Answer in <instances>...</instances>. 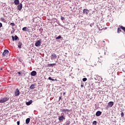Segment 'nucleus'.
<instances>
[{
	"label": "nucleus",
	"instance_id": "f257e3e1",
	"mask_svg": "<svg viewBox=\"0 0 125 125\" xmlns=\"http://www.w3.org/2000/svg\"><path fill=\"white\" fill-rule=\"evenodd\" d=\"M8 100H9V98L4 97L1 98L0 100V103H5V102H6V101H8Z\"/></svg>",
	"mask_w": 125,
	"mask_h": 125
},
{
	"label": "nucleus",
	"instance_id": "f03ea898",
	"mask_svg": "<svg viewBox=\"0 0 125 125\" xmlns=\"http://www.w3.org/2000/svg\"><path fill=\"white\" fill-rule=\"evenodd\" d=\"M8 53H9V51H8V50H4L2 54V56L3 57H7V56H8Z\"/></svg>",
	"mask_w": 125,
	"mask_h": 125
},
{
	"label": "nucleus",
	"instance_id": "7ed1b4c3",
	"mask_svg": "<svg viewBox=\"0 0 125 125\" xmlns=\"http://www.w3.org/2000/svg\"><path fill=\"white\" fill-rule=\"evenodd\" d=\"M50 58L52 60H55V59H56V58H57V55H56L54 53H53L50 56Z\"/></svg>",
	"mask_w": 125,
	"mask_h": 125
},
{
	"label": "nucleus",
	"instance_id": "20e7f679",
	"mask_svg": "<svg viewBox=\"0 0 125 125\" xmlns=\"http://www.w3.org/2000/svg\"><path fill=\"white\" fill-rule=\"evenodd\" d=\"M22 8H23V5L22 4V3H21L19 5L17 6V9L18 10L21 11V10H22Z\"/></svg>",
	"mask_w": 125,
	"mask_h": 125
},
{
	"label": "nucleus",
	"instance_id": "39448f33",
	"mask_svg": "<svg viewBox=\"0 0 125 125\" xmlns=\"http://www.w3.org/2000/svg\"><path fill=\"white\" fill-rule=\"evenodd\" d=\"M65 117L63 115L59 116L58 117V120L60 122H63V120H65Z\"/></svg>",
	"mask_w": 125,
	"mask_h": 125
},
{
	"label": "nucleus",
	"instance_id": "423d86ee",
	"mask_svg": "<svg viewBox=\"0 0 125 125\" xmlns=\"http://www.w3.org/2000/svg\"><path fill=\"white\" fill-rule=\"evenodd\" d=\"M41 42H42V40H40L36 42L35 43V46L37 47L41 46Z\"/></svg>",
	"mask_w": 125,
	"mask_h": 125
},
{
	"label": "nucleus",
	"instance_id": "0eeeda50",
	"mask_svg": "<svg viewBox=\"0 0 125 125\" xmlns=\"http://www.w3.org/2000/svg\"><path fill=\"white\" fill-rule=\"evenodd\" d=\"M20 94V91H19V89H16L15 92V96H19Z\"/></svg>",
	"mask_w": 125,
	"mask_h": 125
},
{
	"label": "nucleus",
	"instance_id": "6e6552de",
	"mask_svg": "<svg viewBox=\"0 0 125 125\" xmlns=\"http://www.w3.org/2000/svg\"><path fill=\"white\" fill-rule=\"evenodd\" d=\"M12 39L13 42H14V41H17V40H19V38H18V36H17V35L15 36V38L14 36H12Z\"/></svg>",
	"mask_w": 125,
	"mask_h": 125
},
{
	"label": "nucleus",
	"instance_id": "1a4fd4ad",
	"mask_svg": "<svg viewBox=\"0 0 125 125\" xmlns=\"http://www.w3.org/2000/svg\"><path fill=\"white\" fill-rule=\"evenodd\" d=\"M113 105H114V102H109L108 103V105L109 107V108H111V107H113Z\"/></svg>",
	"mask_w": 125,
	"mask_h": 125
},
{
	"label": "nucleus",
	"instance_id": "9d476101",
	"mask_svg": "<svg viewBox=\"0 0 125 125\" xmlns=\"http://www.w3.org/2000/svg\"><path fill=\"white\" fill-rule=\"evenodd\" d=\"M31 76H32L33 77H35V76H36L37 75V71H33L31 72L30 74Z\"/></svg>",
	"mask_w": 125,
	"mask_h": 125
},
{
	"label": "nucleus",
	"instance_id": "9b49d317",
	"mask_svg": "<svg viewBox=\"0 0 125 125\" xmlns=\"http://www.w3.org/2000/svg\"><path fill=\"white\" fill-rule=\"evenodd\" d=\"M61 112H62L64 113H66V112H70V110L69 109H61Z\"/></svg>",
	"mask_w": 125,
	"mask_h": 125
},
{
	"label": "nucleus",
	"instance_id": "f8f14e48",
	"mask_svg": "<svg viewBox=\"0 0 125 125\" xmlns=\"http://www.w3.org/2000/svg\"><path fill=\"white\" fill-rule=\"evenodd\" d=\"M101 114H102V112L98 111L96 113V116L97 117H99V116H101Z\"/></svg>",
	"mask_w": 125,
	"mask_h": 125
},
{
	"label": "nucleus",
	"instance_id": "ddd939ff",
	"mask_svg": "<svg viewBox=\"0 0 125 125\" xmlns=\"http://www.w3.org/2000/svg\"><path fill=\"white\" fill-rule=\"evenodd\" d=\"M0 21H2V22H3V23H7V20L2 18H0Z\"/></svg>",
	"mask_w": 125,
	"mask_h": 125
},
{
	"label": "nucleus",
	"instance_id": "4468645a",
	"mask_svg": "<svg viewBox=\"0 0 125 125\" xmlns=\"http://www.w3.org/2000/svg\"><path fill=\"white\" fill-rule=\"evenodd\" d=\"M31 89H34L36 88V84H32L30 87Z\"/></svg>",
	"mask_w": 125,
	"mask_h": 125
},
{
	"label": "nucleus",
	"instance_id": "2eb2a0df",
	"mask_svg": "<svg viewBox=\"0 0 125 125\" xmlns=\"http://www.w3.org/2000/svg\"><path fill=\"white\" fill-rule=\"evenodd\" d=\"M22 42L19 41L18 42V46L19 48H21V46H22Z\"/></svg>",
	"mask_w": 125,
	"mask_h": 125
},
{
	"label": "nucleus",
	"instance_id": "dca6fc26",
	"mask_svg": "<svg viewBox=\"0 0 125 125\" xmlns=\"http://www.w3.org/2000/svg\"><path fill=\"white\" fill-rule=\"evenodd\" d=\"M32 103H33V101L30 100L29 102L26 103V105H27V106H29V105H31Z\"/></svg>",
	"mask_w": 125,
	"mask_h": 125
},
{
	"label": "nucleus",
	"instance_id": "f3484780",
	"mask_svg": "<svg viewBox=\"0 0 125 125\" xmlns=\"http://www.w3.org/2000/svg\"><path fill=\"white\" fill-rule=\"evenodd\" d=\"M14 3L16 5H18L19 4V0H15Z\"/></svg>",
	"mask_w": 125,
	"mask_h": 125
},
{
	"label": "nucleus",
	"instance_id": "a211bd4d",
	"mask_svg": "<svg viewBox=\"0 0 125 125\" xmlns=\"http://www.w3.org/2000/svg\"><path fill=\"white\" fill-rule=\"evenodd\" d=\"M88 10L87 9H84L83 10V13L84 14V13H86V14H87V13H88Z\"/></svg>",
	"mask_w": 125,
	"mask_h": 125
},
{
	"label": "nucleus",
	"instance_id": "6ab92c4d",
	"mask_svg": "<svg viewBox=\"0 0 125 125\" xmlns=\"http://www.w3.org/2000/svg\"><path fill=\"white\" fill-rule=\"evenodd\" d=\"M30 121H31V119L30 118H27L26 119V125H29V123H30Z\"/></svg>",
	"mask_w": 125,
	"mask_h": 125
},
{
	"label": "nucleus",
	"instance_id": "aec40b11",
	"mask_svg": "<svg viewBox=\"0 0 125 125\" xmlns=\"http://www.w3.org/2000/svg\"><path fill=\"white\" fill-rule=\"evenodd\" d=\"M56 63H50L48 64V67H53V66H55Z\"/></svg>",
	"mask_w": 125,
	"mask_h": 125
},
{
	"label": "nucleus",
	"instance_id": "412c9836",
	"mask_svg": "<svg viewBox=\"0 0 125 125\" xmlns=\"http://www.w3.org/2000/svg\"><path fill=\"white\" fill-rule=\"evenodd\" d=\"M122 28H121V26L120 27H119L118 29H117V33L118 34H120V33H121V32H122Z\"/></svg>",
	"mask_w": 125,
	"mask_h": 125
},
{
	"label": "nucleus",
	"instance_id": "4be33fe9",
	"mask_svg": "<svg viewBox=\"0 0 125 125\" xmlns=\"http://www.w3.org/2000/svg\"><path fill=\"white\" fill-rule=\"evenodd\" d=\"M10 25H11L12 26V29H13V30H14V27H14V26H15V23H13V22H11V23L10 24Z\"/></svg>",
	"mask_w": 125,
	"mask_h": 125
},
{
	"label": "nucleus",
	"instance_id": "5701e85b",
	"mask_svg": "<svg viewBox=\"0 0 125 125\" xmlns=\"http://www.w3.org/2000/svg\"><path fill=\"white\" fill-rule=\"evenodd\" d=\"M48 80H49L50 81H52V82H54V81H57L56 79L54 80V79H53L52 78H51V77H49L48 78Z\"/></svg>",
	"mask_w": 125,
	"mask_h": 125
},
{
	"label": "nucleus",
	"instance_id": "b1692460",
	"mask_svg": "<svg viewBox=\"0 0 125 125\" xmlns=\"http://www.w3.org/2000/svg\"><path fill=\"white\" fill-rule=\"evenodd\" d=\"M70 124H71V122L70 121H67L66 122V125H70Z\"/></svg>",
	"mask_w": 125,
	"mask_h": 125
},
{
	"label": "nucleus",
	"instance_id": "393cba45",
	"mask_svg": "<svg viewBox=\"0 0 125 125\" xmlns=\"http://www.w3.org/2000/svg\"><path fill=\"white\" fill-rule=\"evenodd\" d=\"M62 37L61 36H59L58 37L56 38V40H60V39H62Z\"/></svg>",
	"mask_w": 125,
	"mask_h": 125
},
{
	"label": "nucleus",
	"instance_id": "a878e982",
	"mask_svg": "<svg viewBox=\"0 0 125 125\" xmlns=\"http://www.w3.org/2000/svg\"><path fill=\"white\" fill-rule=\"evenodd\" d=\"M86 81H87V79L86 78H84L83 79V82H86Z\"/></svg>",
	"mask_w": 125,
	"mask_h": 125
},
{
	"label": "nucleus",
	"instance_id": "bb28decb",
	"mask_svg": "<svg viewBox=\"0 0 125 125\" xmlns=\"http://www.w3.org/2000/svg\"><path fill=\"white\" fill-rule=\"evenodd\" d=\"M97 124V122L96 121H93V125H96Z\"/></svg>",
	"mask_w": 125,
	"mask_h": 125
},
{
	"label": "nucleus",
	"instance_id": "cd10ccee",
	"mask_svg": "<svg viewBox=\"0 0 125 125\" xmlns=\"http://www.w3.org/2000/svg\"><path fill=\"white\" fill-rule=\"evenodd\" d=\"M22 31H27V27H24L22 28Z\"/></svg>",
	"mask_w": 125,
	"mask_h": 125
},
{
	"label": "nucleus",
	"instance_id": "c85d7f7f",
	"mask_svg": "<svg viewBox=\"0 0 125 125\" xmlns=\"http://www.w3.org/2000/svg\"><path fill=\"white\" fill-rule=\"evenodd\" d=\"M109 108H110V107H109V105H108L106 107H105L106 110H108L109 109Z\"/></svg>",
	"mask_w": 125,
	"mask_h": 125
},
{
	"label": "nucleus",
	"instance_id": "c756f323",
	"mask_svg": "<svg viewBox=\"0 0 125 125\" xmlns=\"http://www.w3.org/2000/svg\"><path fill=\"white\" fill-rule=\"evenodd\" d=\"M124 112H121V117H124Z\"/></svg>",
	"mask_w": 125,
	"mask_h": 125
},
{
	"label": "nucleus",
	"instance_id": "7c9ffc66",
	"mask_svg": "<svg viewBox=\"0 0 125 125\" xmlns=\"http://www.w3.org/2000/svg\"><path fill=\"white\" fill-rule=\"evenodd\" d=\"M61 20H62L63 21V20H64V19H65V18L63 17H61Z\"/></svg>",
	"mask_w": 125,
	"mask_h": 125
},
{
	"label": "nucleus",
	"instance_id": "2f4dec72",
	"mask_svg": "<svg viewBox=\"0 0 125 125\" xmlns=\"http://www.w3.org/2000/svg\"><path fill=\"white\" fill-rule=\"evenodd\" d=\"M17 124L18 125H20V121H18L17 122Z\"/></svg>",
	"mask_w": 125,
	"mask_h": 125
},
{
	"label": "nucleus",
	"instance_id": "473e14b6",
	"mask_svg": "<svg viewBox=\"0 0 125 125\" xmlns=\"http://www.w3.org/2000/svg\"><path fill=\"white\" fill-rule=\"evenodd\" d=\"M14 30L13 31L11 32V34H14V31H15V29H13Z\"/></svg>",
	"mask_w": 125,
	"mask_h": 125
},
{
	"label": "nucleus",
	"instance_id": "72a5a7b5",
	"mask_svg": "<svg viewBox=\"0 0 125 125\" xmlns=\"http://www.w3.org/2000/svg\"><path fill=\"white\" fill-rule=\"evenodd\" d=\"M1 27H2V23L0 22V28H1Z\"/></svg>",
	"mask_w": 125,
	"mask_h": 125
},
{
	"label": "nucleus",
	"instance_id": "f704fd0d",
	"mask_svg": "<svg viewBox=\"0 0 125 125\" xmlns=\"http://www.w3.org/2000/svg\"><path fill=\"white\" fill-rule=\"evenodd\" d=\"M18 74H19V75H21V72H18Z\"/></svg>",
	"mask_w": 125,
	"mask_h": 125
},
{
	"label": "nucleus",
	"instance_id": "c9c22d12",
	"mask_svg": "<svg viewBox=\"0 0 125 125\" xmlns=\"http://www.w3.org/2000/svg\"><path fill=\"white\" fill-rule=\"evenodd\" d=\"M61 98H62V97H60L59 100H61Z\"/></svg>",
	"mask_w": 125,
	"mask_h": 125
},
{
	"label": "nucleus",
	"instance_id": "e433bc0d",
	"mask_svg": "<svg viewBox=\"0 0 125 125\" xmlns=\"http://www.w3.org/2000/svg\"><path fill=\"white\" fill-rule=\"evenodd\" d=\"M81 87H83V85L81 84Z\"/></svg>",
	"mask_w": 125,
	"mask_h": 125
},
{
	"label": "nucleus",
	"instance_id": "4c0bfd02",
	"mask_svg": "<svg viewBox=\"0 0 125 125\" xmlns=\"http://www.w3.org/2000/svg\"><path fill=\"white\" fill-rule=\"evenodd\" d=\"M65 94H66V93L65 92H63V95H65Z\"/></svg>",
	"mask_w": 125,
	"mask_h": 125
}]
</instances>
